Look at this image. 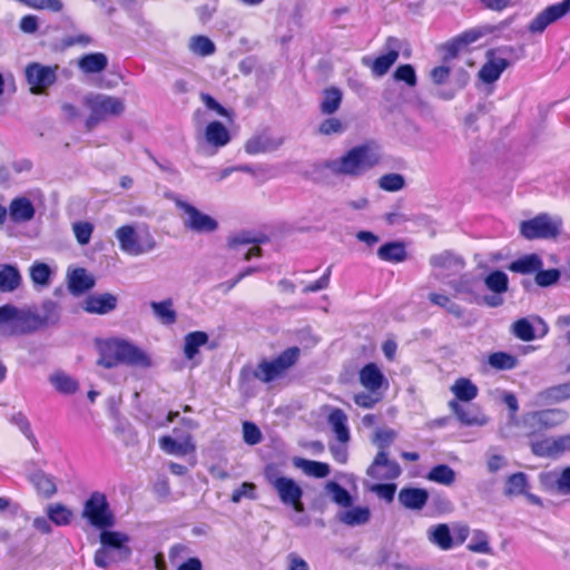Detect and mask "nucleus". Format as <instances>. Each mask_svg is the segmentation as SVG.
<instances>
[{"mask_svg":"<svg viewBox=\"0 0 570 570\" xmlns=\"http://www.w3.org/2000/svg\"><path fill=\"white\" fill-rule=\"evenodd\" d=\"M58 66H45L39 62H31L26 67L24 75L30 90L35 95L45 92L57 80Z\"/></svg>","mask_w":570,"mask_h":570,"instance_id":"4468645a","label":"nucleus"},{"mask_svg":"<svg viewBox=\"0 0 570 570\" xmlns=\"http://www.w3.org/2000/svg\"><path fill=\"white\" fill-rule=\"evenodd\" d=\"M531 451L540 458H559L570 451V433L558 438H546L531 443Z\"/></svg>","mask_w":570,"mask_h":570,"instance_id":"6ab92c4d","label":"nucleus"},{"mask_svg":"<svg viewBox=\"0 0 570 570\" xmlns=\"http://www.w3.org/2000/svg\"><path fill=\"white\" fill-rule=\"evenodd\" d=\"M57 305L46 301L41 313L35 308H19L11 304L0 307V330L8 335H23L36 332L57 320Z\"/></svg>","mask_w":570,"mask_h":570,"instance_id":"f257e3e1","label":"nucleus"},{"mask_svg":"<svg viewBox=\"0 0 570 570\" xmlns=\"http://www.w3.org/2000/svg\"><path fill=\"white\" fill-rule=\"evenodd\" d=\"M377 256L385 262L400 263L405 259L406 252L402 243L391 242L379 248Z\"/></svg>","mask_w":570,"mask_h":570,"instance_id":"49530a36","label":"nucleus"},{"mask_svg":"<svg viewBox=\"0 0 570 570\" xmlns=\"http://www.w3.org/2000/svg\"><path fill=\"white\" fill-rule=\"evenodd\" d=\"M430 264L433 276L441 282H448V278L460 275L465 266L463 258L450 250L432 255Z\"/></svg>","mask_w":570,"mask_h":570,"instance_id":"ddd939ff","label":"nucleus"},{"mask_svg":"<svg viewBox=\"0 0 570 570\" xmlns=\"http://www.w3.org/2000/svg\"><path fill=\"white\" fill-rule=\"evenodd\" d=\"M383 381L384 376L374 363L366 364L360 372V382L370 392L380 390Z\"/></svg>","mask_w":570,"mask_h":570,"instance_id":"4c0bfd02","label":"nucleus"},{"mask_svg":"<svg viewBox=\"0 0 570 570\" xmlns=\"http://www.w3.org/2000/svg\"><path fill=\"white\" fill-rule=\"evenodd\" d=\"M205 140L215 148H222L230 141L228 129L220 121H210L204 131Z\"/></svg>","mask_w":570,"mask_h":570,"instance_id":"7c9ffc66","label":"nucleus"},{"mask_svg":"<svg viewBox=\"0 0 570 570\" xmlns=\"http://www.w3.org/2000/svg\"><path fill=\"white\" fill-rule=\"evenodd\" d=\"M366 474L377 480H394L401 474V468L396 461L387 458L385 451H379Z\"/></svg>","mask_w":570,"mask_h":570,"instance_id":"412c9836","label":"nucleus"},{"mask_svg":"<svg viewBox=\"0 0 570 570\" xmlns=\"http://www.w3.org/2000/svg\"><path fill=\"white\" fill-rule=\"evenodd\" d=\"M264 475L284 505L291 507L297 513L305 511L303 503L304 491L298 482L281 474L273 465L266 466Z\"/></svg>","mask_w":570,"mask_h":570,"instance_id":"39448f33","label":"nucleus"},{"mask_svg":"<svg viewBox=\"0 0 570 570\" xmlns=\"http://www.w3.org/2000/svg\"><path fill=\"white\" fill-rule=\"evenodd\" d=\"M569 11L570 0H562L559 3L549 6L531 20L528 30L534 35L542 33L550 24L564 17Z\"/></svg>","mask_w":570,"mask_h":570,"instance_id":"f3484780","label":"nucleus"},{"mask_svg":"<svg viewBox=\"0 0 570 570\" xmlns=\"http://www.w3.org/2000/svg\"><path fill=\"white\" fill-rule=\"evenodd\" d=\"M28 479L37 492L45 498H51L57 492L55 478L41 470L31 473Z\"/></svg>","mask_w":570,"mask_h":570,"instance_id":"c9c22d12","label":"nucleus"},{"mask_svg":"<svg viewBox=\"0 0 570 570\" xmlns=\"http://www.w3.org/2000/svg\"><path fill=\"white\" fill-rule=\"evenodd\" d=\"M82 518L102 531L115 524V517L109 508L107 497L99 491L92 492L86 500Z\"/></svg>","mask_w":570,"mask_h":570,"instance_id":"1a4fd4ad","label":"nucleus"},{"mask_svg":"<svg viewBox=\"0 0 570 570\" xmlns=\"http://www.w3.org/2000/svg\"><path fill=\"white\" fill-rule=\"evenodd\" d=\"M399 58V50L391 49L385 55H382L375 59H372L368 56L362 58V63L368 68H371L372 73L376 77L384 76L390 68L395 63Z\"/></svg>","mask_w":570,"mask_h":570,"instance_id":"a878e982","label":"nucleus"},{"mask_svg":"<svg viewBox=\"0 0 570 570\" xmlns=\"http://www.w3.org/2000/svg\"><path fill=\"white\" fill-rule=\"evenodd\" d=\"M115 236L120 249L130 256L150 253L157 246L154 236L147 228L137 229L132 225H124L116 229Z\"/></svg>","mask_w":570,"mask_h":570,"instance_id":"0eeeda50","label":"nucleus"},{"mask_svg":"<svg viewBox=\"0 0 570 570\" xmlns=\"http://www.w3.org/2000/svg\"><path fill=\"white\" fill-rule=\"evenodd\" d=\"M51 269L41 262H35L30 267V277L36 285L48 286L50 283Z\"/></svg>","mask_w":570,"mask_h":570,"instance_id":"13d9d810","label":"nucleus"},{"mask_svg":"<svg viewBox=\"0 0 570 570\" xmlns=\"http://www.w3.org/2000/svg\"><path fill=\"white\" fill-rule=\"evenodd\" d=\"M394 79L396 81H404L410 87L416 86L417 82L415 69L409 63L401 65L395 69Z\"/></svg>","mask_w":570,"mask_h":570,"instance_id":"e2e57ef3","label":"nucleus"},{"mask_svg":"<svg viewBox=\"0 0 570 570\" xmlns=\"http://www.w3.org/2000/svg\"><path fill=\"white\" fill-rule=\"evenodd\" d=\"M503 402L511 411L509 415V421L505 426H502L500 429V434L503 439H509L514 436L513 432L511 431L513 426H520V419L517 417V412L519 410V403L513 393H505L503 396Z\"/></svg>","mask_w":570,"mask_h":570,"instance_id":"79ce46f5","label":"nucleus"},{"mask_svg":"<svg viewBox=\"0 0 570 570\" xmlns=\"http://www.w3.org/2000/svg\"><path fill=\"white\" fill-rule=\"evenodd\" d=\"M85 105L90 110L86 120V127L91 130L99 122L109 117H118L125 111V102L121 98L104 94H91L86 96Z\"/></svg>","mask_w":570,"mask_h":570,"instance_id":"423d86ee","label":"nucleus"},{"mask_svg":"<svg viewBox=\"0 0 570 570\" xmlns=\"http://www.w3.org/2000/svg\"><path fill=\"white\" fill-rule=\"evenodd\" d=\"M340 521L350 527L363 525L370 521L371 511L367 507H354L340 514Z\"/></svg>","mask_w":570,"mask_h":570,"instance_id":"c03bdc74","label":"nucleus"},{"mask_svg":"<svg viewBox=\"0 0 570 570\" xmlns=\"http://www.w3.org/2000/svg\"><path fill=\"white\" fill-rule=\"evenodd\" d=\"M468 549L475 553L490 554L491 547L488 534L482 530H474L468 544Z\"/></svg>","mask_w":570,"mask_h":570,"instance_id":"6e6d98bb","label":"nucleus"},{"mask_svg":"<svg viewBox=\"0 0 570 570\" xmlns=\"http://www.w3.org/2000/svg\"><path fill=\"white\" fill-rule=\"evenodd\" d=\"M428 538L442 550H450L453 547V538L449 525L445 523L431 527L428 530Z\"/></svg>","mask_w":570,"mask_h":570,"instance_id":"ea45409f","label":"nucleus"},{"mask_svg":"<svg viewBox=\"0 0 570 570\" xmlns=\"http://www.w3.org/2000/svg\"><path fill=\"white\" fill-rule=\"evenodd\" d=\"M124 363L131 366L148 367L150 360L148 355L125 340H109L100 347L98 364L111 368Z\"/></svg>","mask_w":570,"mask_h":570,"instance_id":"7ed1b4c3","label":"nucleus"},{"mask_svg":"<svg viewBox=\"0 0 570 570\" xmlns=\"http://www.w3.org/2000/svg\"><path fill=\"white\" fill-rule=\"evenodd\" d=\"M429 499V492L421 488H403L399 492L400 503L409 510H422Z\"/></svg>","mask_w":570,"mask_h":570,"instance_id":"bb28decb","label":"nucleus"},{"mask_svg":"<svg viewBox=\"0 0 570 570\" xmlns=\"http://www.w3.org/2000/svg\"><path fill=\"white\" fill-rule=\"evenodd\" d=\"M328 423L340 443H347L350 441L347 416L343 410L334 409L328 415Z\"/></svg>","mask_w":570,"mask_h":570,"instance_id":"e433bc0d","label":"nucleus"},{"mask_svg":"<svg viewBox=\"0 0 570 570\" xmlns=\"http://www.w3.org/2000/svg\"><path fill=\"white\" fill-rule=\"evenodd\" d=\"M560 222L541 214L520 224L521 235L527 239L553 238L560 232Z\"/></svg>","mask_w":570,"mask_h":570,"instance_id":"f8f14e48","label":"nucleus"},{"mask_svg":"<svg viewBox=\"0 0 570 570\" xmlns=\"http://www.w3.org/2000/svg\"><path fill=\"white\" fill-rule=\"evenodd\" d=\"M570 399V381L548 387L539 392L533 400V405L544 406L560 403Z\"/></svg>","mask_w":570,"mask_h":570,"instance_id":"b1692460","label":"nucleus"},{"mask_svg":"<svg viewBox=\"0 0 570 570\" xmlns=\"http://www.w3.org/2000/svg\"><path fill=\"white\" fill-rule=\"evenodd\" d=\"M529 487L528 475L523 472L511 474L505 482V495H520L525 493Z\"/></svg>","mask_w":570,"mask_h":570,"instance_id":"3c124183","label":"nucleus"},{"mask_svg":"<svg viewBox=\"0 0 570 570\" xmlns=\"http://www.w3.org/2000/svg\"><path fill=\"white\" fill-rule=\"evenodd\" d=\"M108 66V58L102 52L83 55L78 60V68L86 75L99 73Z\"/></svg>","mask_w":570,"mask_h":570,"instance_id":"72a5a7b5","label":"nucleus"},{"mask_svg":"<svg viewBox=\"0 0 570 570\" xmlns=\"http://www.w3.org/2000/svg\"><path fill=\"white\" fill-rule=\"evenodd\" d=\"M484 285L491 295H485L482 302L489 307H499L504 303L502 295L509 289V277L508 275L499 269L490 272L485 275Z\"/></svg>","mask_w":570,"mask_h":570,"instance_id":"dca6fc26","label":"nucleus"},{"mask_svg":"<svg viewBox=\"0 0 570 570\" xmlns=\"http://www.w3.org/2000/svg\"><path fill=\"white\" fill-rule=\"evenodd\" d=\"M568 417V412L562 409L531 411L520 417V428L524 429L528 435H535L561 425Z\"/></svg>","mask_w":570,"mask_h":570,"instance_id":"6e6552de","label":"nucleus"},{"mask_svg":"<svg viewBox=\"0 0 570 570\" xmlns=\"http://www.w3.org/2000/svg\"><path fill=\"white\" fill-rule=\"evenodd\" d=\"M426 479L431 482L449 487L455 481V471L448 464H438L430 470Z\"/></svg>","mask_w":570,"mask_h":570,"instance_id":"09e8293b","label":"nucleus"},{"mask_svg":"<svg viewBox=\"0 0 570 570\" xmlns=\"http://www.w3.org/2000/svg\"><path fill=\"white\" fill-rule=\"evenodd\" d=\"M560 272L557 268L539 269L535 273L534 281L540 287H548L556 284L560 278Z\"/></svg>","mask_w":570,"mask_h":570,"instance_id":"69168bd1","label":"nucleus"},{"mask_svg":"<svg viewBox=\"0 0 570 570\" xmlns=\"http://www.w3.org/2000/svg\"><path fill=\"white\" fill-rule=\"evenodd\" d=\"M377 185L385 191H399L404 188L405 179L401 174L391 173L380 177Z\"/></svg>","mask_w":570,"mask_h":570,"instance_id":"4d7b16f0","label":"nucleus"},{"mask_svg":"<svg viewBox=\"0 0 570 570\" xmlns=\"http://www.w3.org/2000/svg\"><path fill=\"white\" fill-rule=\"evenodd\" d=\"M171 199L181 212V220L186 229L198 234H207L217 230L218 222L214 217L200 212L194 205L183 200L178 196Z\"/></svg>","mask_w":570,"mask_h":570,"instance_id":"9b49d317","label":"nucleus"},{"mask_svg":"<svg viewBox=\"0 0 570 570\" xmlns=\"http://www.w3.org/2000/svg\"><path fill=\"white\" fill-rule=\"evenodd\" d=\"M77 242L80 245H87L90 242L94 226L88 222H78L72 226Z\"/></svg>","mask_w":570,"mask_h":570,"instance_id":"338daca9","label":"nucleus"},{"mask_svg":"<svg viewBox=\"0 0 570 570\" xmlns=\"http://www.w3.org/2000/svg\"><path fill=\"white\" fill-rule=\"evenodd\" d=\"M396 432L392 429L377 430L374 434L373 442L379 446L380 451H385L395 440Z\"/></svg>","mask_w":570,"mask_h":570,"instance_id":"774afa93","label":"nucleus"},{"mask_svg":"<svg viewBox=\"0 0 570 570\" xmlns=\"http://www.w3.org/2000/svg\"><path fill=\"white\" fill-rule=\"evenodd\" d=\"M255 243H257L256 238H253L249 235V233L243 232V233H239V234L233 236L229 239L228 245L230 248L237 250L238 254H242L244 256L245 261H249L253 256L258 257L262 255V249L257 245H254L248 249L244 248L245 246L252 245Z\"/></svg>","mask_w":570,"mask_h":570,"instance_id":"c85d7f7f","label":"nucleus"},{"mask_svg":"<svg viewBox=\"0 0 570 570\" xmlns=\"http://www.w3.org/2000/svg\"><path fill=\"white\" fill-rule=\"evenodd\" d=\"M21 275L18 268L9 264H0V291L12 292L19 287Z\"/></svg>","mask_w":570,"mask_h":570,"instance_id":"a19ab883","label":"nucleus"},{"mask_svg":"<svg viewBox=\"0 0 570 570\" xmlns=\"http://www.w3.org/2000/svg\"><path fill=\"white\" fill-rule=\"evenodd\" d=\"M284 144V137L266 132L253 136L245 144V151L249 155L273 153Z\"/></svg>","mask_w":570,"mask_h":570,"instance_id":"4be33fe9","label":"nucleus"},{"mask_svg":"<svg viewBox=\"0 0 570 570\" xmlns=\"http://www.w3.org/2000/svg\"><path fill=\"white\" fill-rule=\"evenodd\" d=\"M72 515V511L63 504L56 503L48 507V518L57 525L69 524Z\"/></svg>","mask_w":570,"mask_h":570,"instance_id":"5fc2aeb1","label":"nucleus"},{"mask_svg":"<svg viewBox=\"0 0 570 570\" xmlns=\"http://www.w3.org/2000/svg\"><path fill=\"white\" fill-rule=\"evenodd\" d=\"M512 47H504L499 49H491L487 52V62L479 71V78L484 83H492L497 81L502 72L509 67L510 62L504 57H499L497 53L512 52Z\"/></svg>","mask_w":570,"mask_h":570,"instance_id":"2eb2a0df","label":"nucleus"},{"mask_svg":"<svg viewBox=\"0 0 570 570\" xmlns=\"http://www.w3.org/2000/svg\"><path fill=\"white\" fill-rule=\"evenodd\" d=\"M208 341V335L205 332L196 331L185 336L184 353L188 360H193L198 353L200 346L205 345Z\"/></svg>","mask_w":570,"mask_h":570,"instance_id":"8fccbe9b","label":"nucleus"},{"mask_svg":"<svg viewBox=\"0 0 570 570\" xmlns=\"http://www.w3.org/2000/svg\"><path fill=\"white\" fill-rule=\"evenodd\" d=\"M493 28L482 26L469 29L444 45L445 57L454 58L466 46L474 43L482 37L491 33Z\"/></svg>","mask_w":570,"mask_h":570,"instance_id":"aec40b11","label":"nucleus"},{"mask_svg":"<svg viewBox=\"0 0 570 570\" xmlns=\"http://www.w3.org/2000/svg\"><path fill=\"white\" fill-rule=\"evenodd\" d=\"M188 50L197 57H209L216 52L215 43L206 36L197 35L189 38Z\"/></svg>","mask_w":570,"mask_h":570,"instance_id":"37998d69","label":"nucleus"},{"mask_svg":"<svg viewBox=\"0 0 570 570\" xmlns=\"http://www.w3.org/2000/svg\"><path fill=\"white\" fill-rule=\"evenodd\" d=\"M452 393L463 402H470L478 395V387L469 379L460 377L451 386Z\"/></svg>","mask_w":570,"mask_h":570,"instance_id":"de8ad7c7","label":"nucleus"},{"mask_svg":"<svg viewBox=\"0 0 570 570\" xmlns=\"http://www.w3.org/2000/svg\"><path fill=\"white\" fill-rule=\"evenodd\" d=\"M342 100L343 92L340 88L334 86L325 88L320 101L321 112L327 116L335 114L340 109Z\"/></svg>","mask_w":570,"mask_h":570,"instance_id":"f704fd0d","label":"nucleus"},{"mask_svg":"<svg viewBox=\"0 0 570 570\" xmlns=\"http://www.w3.org/2000/svg\"><path fill=\"white\" fill-rule=\"evenodd\" d=\"M542 266L543 262L538 254H527L511 262L508 268L513 273L529 275L537 273Z\"/></svg>","mask_w":570,"mask_h":570,"instance_id":"473e14b6","label":"nucleus"},{"mask_svg":"<svg viewBox=\"0 0 570 570\" xmlns=\"http://www.w3.org/2000/svg\"><path fill=\"white\" fill-rule=\"evenodd\" d=\"M36 208L32 202L24 196L16 197L9 205V218L14 224L28 223L33 219Z\"/></svg>","mask_w":570,"mask_h":570,"instance_id":"5701e85b","label":"nucleus"},{"mask_svg":"<svg viewBox=\"0 0 570 570\" xmlns=\"http://www.w3.org/2000/svg\"><path fill=\"white\" fill-rule=\"evenodd\" d=\"M100 548L96 550L94 562L98 568L108 569L127 561L131 556L130 538L119 531L104 530L99 534Z\"/></svg>","mask_w":570,"mask_h":570,"instance_id":"20e7f679","label":"nucleus"},{"mask_svg":"<svg viewBox=\"0 0 570 570\" xmlns=\"http://www.w3.org/2000/svg\"><path fill=\"white\" fill-rule=\"evenodd\" d=\"M299 352L296 346L288 347L274 360L262 361L254 371V376L264 383L276 380L297 362Z\"/></svg>","mask_w":570,"mask_h":570,"instance_id":"9d476101","label":"nucleus"},{"mask_svg":"<svg viewBox=\"0 0 570 570\" xmlns=\"http://www.w3.org/2000/svg\"><path fill=\"white\" fill-rule=\"evenodd\" d=\"M513 334L525 342L535 338V333L532 324L527 318H520L513 323Z\"/></svg>","mask_w":570,"mask_h":570,"instance_id":"680f3d73","label":"nucleus"},{"mask_svg":"<svg viewBox=\"0 0 570 570\" xmlns=\"http://www.w3.org/2000/svg\"><path fill=\"white\" fill-rule=\"evenodd\" d=\"M10 421L21 431V433L31 442L33 446L38 444V441L31 430L30 422L23 413H14Z\"/></svg>","mask_w":570,"mask_h":570,"instance_id":"052dcab7","label":"nucleus"},{"mask_svg":"<svg viewBox=\"0 0 570 570\" xmlns=\"http://www.w3.org/2000/svg\"><path fill=\"white\" fill-rule=\"evenodd\" d=\"M451 410L455 413L458 420L468 426H483L488 423L487 416L481 413L478 409L472 406H463L456 401L449 403Z\"/></svg>","mask_w":570,"mask_h":570,"instance_id":"393cba45","label":"nucleus"},{"mask_svg":"<svg viewBox=\"0 0 570 570\" xmlns=\"http://www.w3.org/2000/svg\"><path fill=\"white\" fill-rule=\"evenodd\" d=\"M173 299L168 298L161 302H151L150 307L157 320L164 325H171L177 320V314L173 308Z\"/></svg>","mask_w":570,"mask_h":570,"instance_id":"a18cd8bd","label":"nucleus"},{"mask_svg":"<svg viewBox=\"0 0 570 570\" xmlns=\"http://www.w3.org/2000/svg\"><path fill=\"white\" fill-rule=\"evenodd\" d=\"M95 286V278L85 268H76L68 274V289L72 295H81Z\"/></svg>","mask_w":570,"mask_h":570,"instance_id":"cd10ccee","label":"nucleus"},{"mask_svg":"<svg viewBox=\"0 0 570 570\" xmlns=\"http://www.w3.org/2000/svg\"><path fill=\"white\" fill-rule=\"evenodd\" d=\"M344 124L335 117H330L323 120L318 126V132L325 136L340 135L345 131Z\"/></svg>","mask_w":570,"mask_h":570,"instance_id":"0e129e2a","label":"nucleus"},{"mask_svg":"<svg viewBox=\"0 0 570 570\" xmlns=\"http://www.w3.org/2000/svg\"><path fill=\"white\" fill-rule=\"evenodd\" d=\"M159 445L164 452L179 456L187 455L196 450L190 435H188L183 442H178L171 436L165 435L160 438Z\"/></svg>","mask_w":570,"mask_h":570,"instance_id":"2f4dec72","label":"nucleus"},{"mask_svg":"<svg viewBox=\"0 0 570 570\" xmlns=\"http://www.w3.org/2000/svg\"><path fill=\"white\" fill-rule=\"evenodd\" d=\"M50 383L57 391L63 394H72L78 390V382L63 372L52 374Z\"/></svg>","mask_w":570,"mask_h":570,"instance_id":"603ef678","label":"nucleus"},{"mask_svg":"<svg viewBox=\"0 0 570 570\" xmlns=\"http://www.w3.org/2000/svg\"><path fill=\"white\" fill-rule=\"evenodd\" d=\"M489 364L497 370H512L517 366V358L504 352H495L489 356Z\"/></svg>","mask_w":570,"mask_h":570,"instance_id":"bf43d9fd","label":"nucleus"},{"mask_svg":"<svg viewBox=\"0 0 570 570\" xmlns=\"http://www.w3.org/2000/svg\"><path fill=\"white\" fill-rule=\"evenodd\" d=\"M325 490L331 494L333 502L336 504L348 508L352 505V497L346 489L335 481H330L325 485Z\"/></svg>","mask_w":570,"mask_h":570,"instance_id":"864d4df0","label":"nucleus"},{"mask_svg":"<svg viewBox=\"0 0 570 570\" xmlns=\"http://www.w3.org/2000/svg\"><path fill=\"white\" fill-rule=\"evenodd\" d=\"M381 149L375 142H365L351 148L343 156L328 160L325 167L334 175L360 177L380 164Z\"/></svg>","mask_w":570,"mask_h":570,"instance_id":"f03ea898","label":"nucleus"},{"mask_svg":"<svg viewBox=\"0 0 570 570\" xmlns=\"http://www.w3.org/2000/svg\"><path fill=\"white\" fill-rule=\"evenodd\" d=\"M538 479L541 489L546 492L561 495L570 494V466L562 470L543 471Z\"/></svg>","mask_w":570,"mask_h":570,"instance_id":"a211bd4d","label":"nucleus"},{"mask_svg":"<svg viewBox=\"0 0 570 570\" xmlns=\"http://www.w3.org/2000/svg\"><path fill=\"white\" fill-rule=\"evenodd\" d=\"M293 464L295 468L301 469L306 475L318 479L326 478L331 472L330 465L327 463L303 458H294Z\"/></svg>","mask_w":570,"mask_h":570,"instance_id":"58836bf2","label":"nucleus"},{"mask_svg":"<svg viewBox=\"0 0 570 570\" xmlns=\"http://www.w3.org/2000/svg\"><path fill=\"white\" fill-rule=\"evenodd\" d=\"M116 306L117 297L109 293L89 296L85 302V309L94 314H107Z\"/></svg>","mask_w":570,"mask_h":570,"instance_id":"c756f323","label":"nucleus"}]
</instances>
